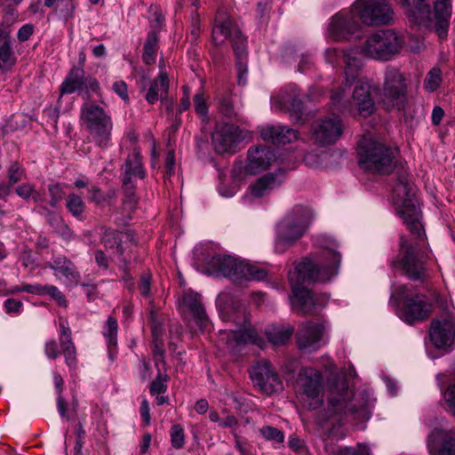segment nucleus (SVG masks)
Segmentation results:
<instances>
[{
	"mask_svg": "<svg viewBox=\"0 0 455 455\" xmlns=\"http://www.w3.org/2000/svg\"><path fill=\"white\" fill-rule=\"evenodd\" d=\"M318 250L302 259L293 272H290L292 308L299 315L311 313L318 304L317 299L304 285L310 283H327L339 275L342 256L339 244L325 235L317 237Z\"/></svg>",
	"mask_w": 455,
	"mask_h": 455,
	"instance_id": "nucleus-1",
	"label": "nucleus"
},
{
	"mask_svg": "<svg viewBox=\"0 0 455 455\" xmlns=\"http://www.w3.org/2000/svg\"><path fill=\"white\" fill-rule=\"evenodd\" d=\"M403 38L392 29H381L369 35L361 47L326 50L325 58L333 66L341 67L346 83L350 85L355 79L362 61L357 54L376 60L387 61L398 54L403 47Z\"/></svg>",
	"mask_w": 455,
	"mask_h": 455,
	"instance_id": "nucleus-2",
	"label": "nucleus"
},
{
	"mask_svg": "<svg viewBox=\"0 0 455 455\" xmlns=\"http://www.w3.org/2000/svg\"><path fill=\"white\" fill-rule=\"evenodd\" d=\"M327 403L322 418L341 426L347 422L371 417V401L366 390L354 393L344 378H336L327 384Z\"/></svg>",
	"mask_w": 455,
	"mask_h": 455,
	"instance_id": "nucleus-3",
	"label": "nucleus"
},
{
	"mask_svg": "<svg viewBox=\"0 0 455 455\" xmlns=\"http://www.w3.org/2000/svg\"><path fill=\"white\" fill-rule=\"evenodd\" d=\"M411 26L435 31L440 38L447 36L451 16V0H435L433 9L427 0H401Z\"/></svg>",
	"mask_w": 455,
	"mask_h": 455,
	"instance_id": "nucleus-4",
	"label": "nucleus"
},
{
	"mask_svg": "<svg viewBox=\"0 0 455 455\" xmlns=\"http://www.w3.org/2000/svg\"><path fill=\"white\" fill-rule=\"evenodd\" d=\"M411 233L412 237L401 236L399 253L391 261V266L400 268L411 281L424 282L428 277L427 264L429 259L424 248L425 231L422 228L420 236L415 231Z\"/></svg>",
	"mask_w": 455,
	"mask_h": 455,
	"instance_id": "nucleus-5",
	"label": "nucleus"
},
{
	"mask_svg": "<svg viewBox=\"0 0 455 455\" xmlns=\"http://www.w3.org/2000/svg\"><path fill=\"white\" fill-rule=\"evenodd\" d=\"M79 120L89 141L102 149L111 145L114 124L111 115L102 107L86 100L81 106Z\"/></svg>",
	"mask_w": 455,
	"mask_h": 455,
	"instance_id": "nucleus-6",
	"label": "nucleus"
},
{
	"mask_svg": "<svg viewBox=\"0 0 455 455\" xmlns=\"http://www.w3.org/2000/svg\"><path fill=\"white\" fill-rule=\"evenodd\" d=\"M398 149L373 138H363L359 143V164L368 172L388 174L397 164Z\"/></svg>",
	"mask_w": 455,
	"mask_h": 455,
	"instance_id": "nucleus-7",
	"label": "nucleus"
},
{
	"mask_svg": "<svg viewBox=\"0 0 455 455\" xmlns=\"http://www.w3.org/2000/svg\"><path fill=\"white\" fill-rule=\"evenodd\" d=\"M312 211L302 204L295 205L279 222L275 243V251L284 252L306 233L312 220Z\"/></svg>",
	"mask_w": 455,
	"mask_h": 455,
	"instance_id": "nucleus-8",
	"label": "nucleus"
},
{
	"mask_svg": "<svg viewBox=\"0 0 455 455\" xmlns=\"http://www.w3.org/2000/svg\"><path fill=\"white\" fill-rule=\"evenodd\" d=\"M393 201L397 213L403 220L410 231H415L420 236V210L416 199V190L407 174H400L393 190Z\"/></svg>",
	"mask_w": 455,
	"mask_h": 455,
	"instance_id": "nucleus-9",
	"label": "nucleus"
},
{
	"mask_svg": "<svg viewBox=\"0 0 455 455\" xmlns=\"http://www.w3.org/2000/svg\"><path fill=\"white\" fill-rule=\"evenodd\" d=\"M212 41L215 44H221L226 39H229L234 52L237 58L236 68L239 84H245L247 81V62H246V39L237 25L230 19H222L219 15L216 24L212 28Z\"/></svg>",
	"mask_w": 455,
	"mask_h": 455,
	"instance_id": "nucleus-10",
	"label": "nucleus"
},
{
	"mask_svg": "<svg viewBox=\"0 0 455 455\" xmlns=\"http://www.w3.org/2000/svg\"><path fill=\"white\" fill-rule=\"evenodd\" d=\"M208 266L212 274L221 275L235 283L260 281L267 276L265 269L228 255L212 256L208 261Z\"/></svg>",
	"mask_w": 455,
	"mask_h": 455,
	"instance_id": "nucleus-11",
	"label": "nucleus"
},
{
	"mask_svg": "<svg viewBox=\"0 0 455 455\" xmlns=\"http://www.w3.org/2000/svg\"><path fill=\"white\" fill-rule=\"evenodd\" d=\"M228 320L235 323L236 329L220 331V340L224 341L230 351L236 353L243 345L249 343L261 346V338L254 329L248 326L249 316L245 307H239L228 316Z\"/></svg>",
	"mask_w": 455,
	"mask_h": 455,
	"instance_id": "nucleus-12",
	"label": "nucleus"
},
{
	"mask_svg": "<svg viewBox=\"0 0 455 455\" xmlns=\"http://www.w3.org/2000/svg\"><path fill=\"white\" fill-rule=\"evenodd\" d=\"M382 102L387 109L404 108L407 103V85L403 74L394 67L385 71Z\"/></svg>",
	"mask_w": 455,
	"mask_h": 455,
	"instance_id": "nucleus-13",
	"label": "nucleus"
},
{
	"mask_svg": "<svg viewBox=\"0 0 455 455\" xmlns=\"http://www.w3.org/2000/svg\"><path fill=\"white\" fill-rule=\"evenodd\" d=\"M352 8L358 19L368 26L387 25L394 18L387 0H356Z\"/></svg>",
	"mask_w": 455,
	"mask_h": 455,
	"instance_id": "nucleus-14",
	"label": "nucleus"
},
{
	"mask_svg": "<svg viewBox=\"0 0 455 455\" xmlns=\"http://www.w3.org/2000/svg\"><path fill=\"white\" fill-rule=\"evenodd\" d=\"M322 373L313 368H303L298 376L297 387L304 395V406L308 410H315L323 405L321 393L323 389Z\"/></svg>",
	"mask_w": 455,
	"mask_h": 455,
	"instance_id": "nucleus-15",
	"label": "nucleus"
},
{
	"mask_svg": "<svg viewBox=\"0 0 455 455\" xmlns=\"http://www.w3.org/2000/svg\"><path fill=\"white\" fill-rule=\"evenodd\" d=\"M429 337L435 348L451 351L455 345V315L446 313L433 319Z\"/></svg>",
	"mask_w": 455,
	"mask_h": 455,
	"instance_id": "nucleus-16",
	"label": "nucleus"
},
{
	"mask_svg": "<svg viewBox=\"0 0 455 455\" xmlns=\"http://www.w3.org/2000/svg\"><path fill=\"white\" fill-rule=\"evenodd\" d=\"M359 20L353 9L339 12L330 20L327 36L334 41H347L356 37V33L361 28Z\"/></svg>",
	"mask_w": 455,
	"mask_h": 455,
	"instance_id": "nucleus-17",
	"label": "nucleus"
},
{
	"mask_svg": "<svg viewBox=\"0 0 455 455\" xmlns=\"http://www.w3.org/2000/svg\"><path fill=\"white\" fill-rule=\"evenodd\" d=\"M249 132L234 124H222L215 128L212 133V145L218 154H234Z\"/></svg>",
	"mask_w": 455,
	"mask_h": 455,
	"instance_id": "nucleus-18",
	"label": "nucleus"
},
{
	"mask_svg": "<svg viewBox=\"0 0 455 455\" xmlns=\"http://www.w3.org/2000/svg\"><path fill=\"white\" fill-rule=\"evenodd\" d=\"M100 86L96 78L85 76L83 68L74 67L60 85L61 94H70L76 91L86 100L92 92L99 93Z\"/></svg>",
	"mask_w": 455,
	"mask_h": 455,
	"instance_id": "nucleus-19",
	"label": "nucleus"
},
{
	"mask_svg": "<svg viewBox=\"0 0 455 455\" xmlns=\"http://www.w3.org/2000/svg\"><path fill=\"white\" fill-rule=\"evenodd\" d=\"M253 383L265 394L271 395L283 390V382L269 361L255 363L250 371Z\"/></svg>",
	"mask_w": 455,
	"mask_h": 455,
	"instance_id": "nucleus-20",
	"label": "nucleus"
},
{
	"mask_svg": "<svg viewBox=\"0 0 455 455\" xmlns=\"http://www.w3.org/2000/svg\"><path fill=\"white\" fill-rule=\"evenodd\" d=\"M343 133V124L338 116L318 120L312 124L311 140L319 146L336 143Z\"/></svg>",
	"mask_w": 455,
	"mask_h": 455,
	"instance_id": "nucleus-21",
	"label": "nucleus"
},
{
	"mask_svg": "<svg viewBox=\"0 0 455 455\" xmlns=\"http://www.w3.org/2000/svg\"><path fill=\"white\" fill-rule=\"evenodd\" d=\"M433 311V303L423 294L408 298L398 311L399 317L408 324L427 319Z\"/></svg>",
	"mask_w": 455,
	"mask_h": 455,
	"instance_id": "nucleus-22",
	"label": "nucleus"
},
{
	"mask_svg": "<svg viewBox=\"0 0 455 455\" xmlns=\"http://www.w3.org/2000/svg\"><path fill=\"white\" fill-rule=\"evenodd\" d=\"M180 307L186 317L189 316L201 331L205 330L209 326L210 320L201 300L200 294L192 291H186L183 294Z\"/></svg>",
	"mask_w": 455,
	"mask_h": 455,
	"instance_id": "nucleus-23",
	"label": "nucleus"
},
{
	"mask_svg": "<svg viewBox=\"0 0 455 455\" xmlns=\"http://www.w3.org/2000/svg\"><path fill=\"white\" fill-rule=\"evenodd\" d=\"M324 325L321 323L307 322L302 323L296 334V343L300 350L315 351L321 347Z\"/></svg>",
	"mask_w": 455,
	"mask_h": 455,
	"instance_id": "nucleus-24",
	"label": "nucleus"
},
{
	"mask_svg": "<svg viewBox=\"0 0 455 455\" xmlns=\"http://www.w3.org/2000/svg\"><path fill=\"white\" fill-rule=\"evenodd\" d=\"M123 235L117 230L107 227L100 228V241L106 251H110L111 259H116L120 267L125 268L129 260L124 256L125 248L123 245Z\"/></svg>",
	"mask_w": 455,
	"mask_h": 455,
	"instance_id": "nucleus-25",
	"label": "nucleus"
},
{
	"mask_svg": "<svg viewBox=\"0 0 455 455\" xmlns=\"http://www.w3.org/2000/svg\"><path fill=\"white\" fill-rule=\"evenodd\" d=\"M275 160V154L271 148L256 146L247 152L244 171L247 174L255 175L267 170Z\"/></svg>",
	"mask_w": 455,
	"mask_h": 455,
	"instance_id": "nucleus-26",
	"label": "nucleus"
},
{
	"mask_svg": "<svg viewBox=\"0 0 455 455\" xmlns=\"http://www.w3.org/2000/svg\"><path fill=\"white\" fill-rule=\"evenodd\" d=\"M371 84L366 78L359 79L355 85L352 93L353 106L357 113L367 117L375 110V104L371 98Z\"/></svg>",
	"mask_w": 455,
	"mask_h": 455,
	"instance_id": "nucleus-27",
	"label": "nucleus"
},
{
	"mask_svg": "<svg viewBox=\"0 0 455 455\" xmlns=\"http://www.w3.org/2000/svg\"><path fill=\"white\" fill-rule=\"evenodd\" d=\"M283 181L282 174L268 172L250 185L246 196L260 198L268 196L272 191L277 189Z\"/></svg>",
	"mask_w": 455,
	"mask_h": 455,
	"instance_id": "nucleus-28",
	"label": "nucleus"
},
{
	"mask_svg": "<svg viewBox=\"0 0 455 455\" xmlns=\"http://www.w3.org/2000/svg\"><path fill=\"white\" fill-rule=\"evenodd\" d=\"M263 140L275 145H285L298 140V132L282 124L266 125L260 128Z\"/></svg>",
	"mask_w": 455,
	"mask_h": 455,
	"instance_id": "nucleus-29",
	"label": "nucleus"
},
{
	"mask_svg": "<svg viewBox=\"0 0 455 455\" xmlns=\"http://www.w3.org/2000/svg\"><path fill=\"white\" fill-rule=\"evenodd\" d=\"M60 344L61 353L65 357V363L70 370H75L77 366L76 349L72 340L71 331L67 320L60 319Z\"/></svg>",
	"mask_w": 455,
	"mask_h": 455,
	"instance_id": "nucleus-30",
	"label": "nucleus"
},
{
	"mask_svg": "<svg viewBox=\"0 0 455 455\" xmlns=\"http://www.w3.org/2000/svg\"><path fill=\"white\" fill-rule=\"evenodd\" d=\"M49 267L54 271L56 277L61 275L67 283L70 285H77L80 281V274L75 264L65 256H57L52 259L49 264Z\"/></svg>",
	"mask_w": 455,
	"mask_h": 455,
	"instance_id": "nucleus-31",
	"label": "nucleus"
},
{
	"mask_svg": "<svg viewBox=\"0 0 455 455\" xmlns=\"http://www.w3.org/2000/svg\"><path fill=\"white\" fill-rule=\"evenodd\" d=\"M160 73L155 78L146 92L145 99L149 104H154L157 100H163L168 93L169 78L167 73L164 70V64L159 66Z\"/></svg>",
	"mask_w": 455,
	"mask_h": 455,
	"instance_id": "nucleus-32",
	"label": "nucleus"
},
{
	"mask_svg": "<svg viewBox=\"0 0 455 455\" xmlns=\"http://www.w3.org/2000/svg\"><path fill=\"white\" fill-rule=\"evenodd\" d=\"M122 170L124 186H129L132 177L145 178L146 172L142 165V156L138 150H134L132 154L127 156Z\"/></svg>",
	"mask_w": 455,
	"mask_h": 455,
	"instance_id": "nucleus-33",
	"label": "nucleus"
},
{
	"mask_svg": "<svg viewBox=\"0 0 455 455\" xmlns=\"http://www.w3.org/2000/svg\"><path fill=\"white\" fill-rule=\"evenodd\" d=\"M125 195L123 199L122 208L120 209L121 217L116 219V223L120 226H125L131 220L132 213L135 211L138 204L137 196L133 192V188L125 186Z\"/></svg>",
	"mask_w": 455,
	"mask_h": 455,
	"instance_id": "nucleus-34",
	"label": "nucleus"
},
{
	"mask_svg": "<svg viewBox=\"0 0 455 455\" xmlns=\"http://www.w3.org/2000/svg\"><path fill=\"white\" fill-rule=\"evenodd\" d=\"M267 339L274 345H283L288 341L293 333L290 325H271L265 331Z\"/></svg>",
	"mask_w": 455,
	"mask_h": 455,
	"instance_id": "nucleus-35",
	"label": "nucleus"
},
{
	"mask_svg": "<svg viewBox=\"0 0 455 455\" xmlns=\"http://www.w3.org/2000/svg\"><path fill=\"white\" fill-rule=\"evenodd\" d=\"M66 208L68 212L77 220H85V203L82 196L70 193L66 198Z\"/></svg>",
	"mask_w": 455,
	"mask_h": 455,
	"instance_id": "nucleus-36",
	"label": "nucleus"
},
{
	"mask_svg": "<svg viewBox=\"0 0 455 455\" xmlns=\"http://www.w3.org/2000/svg\"><path fill=\"white\" fill-rule=\"evenodd\" d=\"M157 42L158 36L154 30L148 33L147 40L143 47L142 60L147 65H151L156 62L157 53Z\"/></svg>",
	"mask_w": 455,
	"mask_h": 455,
	"instance_id": "nucleus-37",
	"label": "nucleus"
},
{
	"mask_svg": "<svg viewBox=\"0 0 455 455\" xmlns=\"http://www.w3.org/2000/svg\"><path fill=\"white\" fill-rule=\"evenodd\" d=\"M117 320L114 316L109 315L103 326L102 334L106 339L110 355L112 347H115L117 344Z\"/></svg>",
	"mask_w": 455,
	"mask_h": 455,
	"instance_id": "nucleus-38",
	"label": "nucleus"
},
{
	"mask_svg": "<svg viewBox=\"0 0 455 455\" xmlns=\"http://www.w3.org/2000/svg\"><path fill=\"white\" fill-rule=\"evenodd\" d=\"M15 192L20 198L27 202L29 200H32L34 203H41L44 201L43 196L31 183H23L19 185L16 188Z\"/></svg>",
	"mask_w": 455,
	"mask_h": 455,
	"instance_id": "nucleus-39",
	"label": "nucleus"
},
{
	"mask_svg": "<svg viewBox=\"0 0 455 455\" xmlns=\"http://www.w3.org/2000/svg\"><path fill=\"white\" fill-rule=\"evenodd\" d=\"M16 58L11 47V44L5 41L0 46V71H7L15 64Z\"/></svg>",
	"mask_w": 455,
	"mask_h": 455,
	"instance_id": "nucleus-40",
	"label": "nucleus"
},
{
	"mask_svg": "<svg viewBox=\"0 0 455 455\" xmlns=\"http://www.w3.org/2000/svg\"><path fill=\"white\" fill-rule=\"evenodd\" d=\"M443 80V74L439 68L434 67L432 68L427 74L426 78L424 80V88L429 92H433L436 91Z\"/></svg>",
	"mask_w": 455,
	"mask_h": 455,
	"instance_id": "nucleus-41",
	"label": "nucleus"
},
{
	"mask_svg": "<svg viewBox=\"0 0 455 455\" xmlns=\"http://www.w3.org/2000/svg\"><path fill=\"white\" fill-rule=\"evenodd\" d=\"M149 318L151 323L153 340L163 339L165 318L158 315L153 307L150 310Z\"/></svg>",
	"mask_w": 455,
	"mask_h": 455,
	"instance_id": "nucleus-42",
	"label": "nucleus"
},
{
	"mask_svg": "<svg viewBox=\"0 0 455 455\" xmlns=\"http://www.w3.org/2000/svg\"><path fill=\"white\" fill-rule=\"evenodd\" d=\"M259 433L264 439L269 442L283 443L284 442V434L280 429L272 426H263Z\"/></svg>",
	"mask_w": 455,
	"mask_h": 455,
	"instance_id": "nucleus-43",
	"label": "nucleus"
},
{
	"mask_svg": "<svg viewBox=\"0 0 455 455\" xmlns=\"http://www.w3.org/2000/svg\"><path fill=\"white\" fill-rule=\"evenodd\" d=\"M171 444L174 449L180 450L185 444L184 428L180 424H174L170 429Z\"/></svg>",
	"mask_w": 455,
	"mask_h": 455,
	"instance_id": "nucleus-44",
	"label": "nucleus"
},
{
	"mask_svg": "<svg viewBox=\"0 0 455 455\" xmlns=\"http://www.w3.org/2000/svg\"><path fill=\"white\" fill-rule=\"evenodd\" d=\"M167 380H168L167 374L163 371H159V372H157L156 379L150 384V387H149L150 394L152 395H155L157 394L164 393L167 389V386H166Z\"/></svg>",
	"mask_w": 455,
	"mask_h": 455,
	"instance_id": "nucleus-45",
	"label": "nucleus"
},
{
	"mask_svg": "<svg viewBox=\"0 0 455 455\" xmlns=\"http://www.w3.org/2000/svg\"><path fill=\"white\" fill-rule=\"evenodd\" d=\"M25 176V172L19 163L13 162L7 169L8 183L12 187L22 180Z\"/></svg>",
	"mask_w": 455,
	"mask_h": 455,
	"instance_id": "nucleus-46",
	"label": "nucleus"
},
{
	"mask_svg": "<svg viewBox=\"0 0 455 455\" xmlns=\"http://www.w3.org/2000/svg\"><path fill=\"white\" fill-rule=\"evenodd\" d=\"M193 100L196 113L203 119H205L208 115V106L203 90H199L194 95Z\"/></svg>",
	"mask_w": 455,
	"mask_h": 455,
	"instance_id": "nucleus-47",
	"label": "nucleus"
},
{
	"mask_svg": "<svg viewBox=\"0 0 455 455\" xmlns=\"http://www.w3.org/2000/svg\"><path fill=\"white\" fill-rule=\"evenodd\" d=\"M44 295H49L60 307H66L68 306V301L66 299L65 295L55 285L45 284Z\"/></svg>",
	"mask_w": 455,
	"mask_h": 455,
	"instance_id": "nucleus-48",
	"label": "nucleus"
},
{
	"mask_svg": "<svg viewBox=\"0 0 455 455\" xmlns=\"http://www.w3.org/2000/svg\"><path fill=\"white\" fill-rule=\"evenodd\" d=\"M335 455H371L370 448L365 444H358L357 449L353 447H339Z\"/></svg>",
	"mask_w": 455,
	"mask_h": 455,
	"instance_id": "nucleus-49",
	"label": "nucleus"
},
{
	"mask_svg": "<svg viewBox=\"0 0 455 455\" xmlns=\"http://www.w3.org/2000/svg\"><path fill=\"white\" fill-rule=\"evenodd\" d=\"M283 101L284 104L290 103L291 111L292 112V116H294V118L298 120L300 119L303 114V103L299 95L294 94L291 99L283 97Z\"/></svg>",
	"mask_w": 455,
	"mask_h": 455,
	"instance_id": "nucleus-50",
	"label": "nucleus"
},
{
	"mask_svg": "<svg viewBox=\"0 0 455 455\" xmlns=\"http://www.w3.org/2000/svg\"><path fill=\"white\" fill-rule=\"evenodd\" d=\"M220 111L228 118L236 117L238 113L229 98H223L220 101Z\"/></svg>",
	"mask_w": 455,
	"mask_h": 455,
	"instance_id": "nucleus-51",
	"label": "nucleus"
},
{
	"mask_svg": "<svg viewBox=\"0 0 455 455\" xmlns=\"http://www.w3.org/2000/svg\"><path fill=\"white\" fill-rule=\"evenodd\" d=\"M407 293H408V287H407V285H400V286H398L391 293L389 303L393 304L395 307H397L402 300H403L405 302L406 299L409 298L408 296H406Z\"/></svg>",
	"mask_w": 455,
	"mask_h": 455,
	"instance_id": "nucleus-52",
	"label": "nucleus"
},
{
	"mask_svg": "<svg viewBox=\"0 0 455 455\" xmlns=\"http://www.w3.org/2000/svg\"><path fill=\"white\" fill-rule=\"evenodd\" d=\"M438 455H455V437H445L438 450Z\"/></svg>",
	"mask_w": 455,
	"mask_h": 455,
	"instance_id": "nucleus-53",
	"label": "nucleus"
},
{
	"mask_svg": "<svg viewBox=\"0 0 455 455\" xmlns=\"http://www.w3.org/2000/svg\"><path fill=\"white\" fill-rule=\"evenodd\" d=\"M49 193L51 196L50 204L56 207L63 196L62 187L60 184H52L49 186Z\"/></svg>",
	"mask_w": 455,
	"mask_h": 455,
	"instance_id": "nucleus-54",
	"label": "nucleus"
},
{
	"mask_svg": "<svg viewBox=\"0 0 455 455\" xmlns=\"http://www.w3.org/2000/svg\"><path fill=\"white\" fill-rule=\"evenodd\" d=\"M443 396L448 404L450 412L455 417V384L451 385L443 393Z\"/></svg>",
	"mask_w": 455,
	"mask_h": 455,
	"instance_id": "nucleus-55",
	"label": "nucleus"
},
{
	"mask_svg": "<svg viewBox=\"0 0 455 455\" xmlns=\"http://www.w3.org/2000/svg\"><path fill=\"white\" fill-rule=\"evenodd\" d=\"M88 193L89 200L97 205H100L107 202V196H105V194H103L100 188L96 186L92 187Z\"/></svg>",
	"mask_w": 455,
	"mask_h": 455,
	"instance_id": "nucleus-56",
	"label": "nucleus"
},
{
	"mask_svg": "<svg viewBox=\"0 0 455 455\" xmlns=\"http://www.w3.org/2000/svg\"><path fill=\"white\" fill-rule=\"evenodd\" d=\"M151 275L143 274L139 283L140 294L145 298L150 297Z\"/></svg>",
	"mask_w": 455,
	"mask_h": 455,
	"instance_id": "nucleus-57",
	"label": "nucleus"
},
{
	"mask_svg": "<svg viewBox=\"0 0 455 455\" xmlns=\"http://www.w3.org/2000/svg\"><path fill=\"white\" fill-rule=\"evenodd\" d=\"M183 95L180 99V103L178 108V114H181L183 111H186L190 107V89L188 85L182 86Z\"/></svg>",
	"mask_w": 455,
	"mask_h": 455,
	"instance_id": "nucleus-58",
	"label": "nucleus"
},
{
	"mask_svg": "<svg viewBox=\"0 0 455 455\" xmlns=\"http://www.w3.org/2000/svg\"><path fill=\"white\" fill-rule=\"evenodd\" d=\"M344 87H342L339 91L335 92L331 94V100L334 106L337 107V109L343 112L347 109V105L342 103V100L344 98Z\"/></svg>",
	"mask_w": 455,
	"mask_h": 455,
	"instance_id": "nucleus-59",
	"label": "nucleus"
},
{
	"mask_svg": "<svg viewBox=\"0 0 455 455\" xmlns=\"http://www.w3.org/2000/svg\"><path fill=\"white\" fill-rule=\"evenodd\" d=\"M113 91L124 100H129L127 84L124 81H116L113 84Z\"/></svg>",
	"mask_w": 455,
	"mask_h": 455,
	"instance_id": "nucleus-60",
	"label": "nucleus"
},
{
	"mask_svg": "<svg viewBox=\"0 0 455 455\" xmlns=\"http://www.w3.org/2000/svg\"><path fill=\"white\" fill-rule=\"evenodd\" d=\"M34 32V26L30 23L24 24L18 31L17 36L20 42L28 40Z\"/></svg>",
	"mask_w": 455,
	"mask_h": 455,
	"instance_id": "nucleus-61",
	"label": "nucleus"
},
{
	"mask_svg": "<svg viewBox=\"0 0 455 455\" xmlns=\"http://www.w3.org/2000/svg\"><path fill=\"white\" fill-rule=\"evenodd\" d=\"M44 353L50 359H56L59 355V350L55 340H48L44 345Z\"/></svg>",
	"mask_w": 455,
	"mask_h": 455,
	"instance_id": "nucleus-62",
	"label": "nucleus"
},
{
	"mask_svg": "<svg viewBox=\"0 0 455 455\" xmlns=\"http://www.w3.org/2000/svg\"><path fill=\"white\" fill-rule=\"evenodd\" d=\"M288 445L294 451H302L305 448V442L297 435H292L289 437Z\"/></svg>",
	"mask_w": 455,
	"mask_h": 455,
	"instance_id": "nucleus-63",
	"label": "nucleus"
},
{
	"mask_svg": "<svg viewBox=\"0 0 455 455\" xmlns=\"http://www.w3.org/2000/svg\"><path fill=\"white\" fill-rule=\"evenodd\" d=\"M22 307V302L14 299H7L4 301V308L7 313H19Z\"/></svg>",
	"mask_w": 455,
	"mask_h": 455,
	"instance_id": "nucleus-64",
	"label": "nucleus"
}]
</instances>
